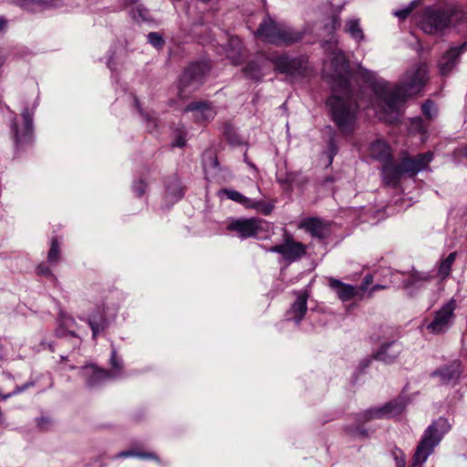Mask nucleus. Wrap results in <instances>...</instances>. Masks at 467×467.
Returning a JSON list of instances; mask_svg holds the SVG:
<instances>
[{"label": "nucleus", "instance_id": "57", "mask_svg": "<svg viewBox=\"0 0 467 467\" xmlns=\"http://www.w3.org/2000/svg\"><path fill=\"white\" fill-rule=\"evenodd\" d=\"M463 155L467 158V147L463 150Z\"/></svg>", "mask_w": 467, "mask_h": 467}, {"label": "nucleus", "instance_id": "43", "mask_svg": "<svg viewBox=\"0 0 467 467\" xmlns=\"http://www.w3.org/2000/svg\"><path fill=\"white\" fill-rule=\"evenodd\" d=\"M414 6H415V4L411 3L410 5L408 7L394 11L393 15L396 17H398L399 19L404 20L409 16V15L410 14V12L414 8Z\"/></svg>", "mask_w": 467, "mask_h": 467}, {"label": "nucleus", "instance_id": "60", "mask_svg": "<svg viewBox=\"0 0 467 467\" xmlns=\"http://www.w3.org/2000/svg\"><path fill=\"white\" fill-rule=\"evenodd\" d=\"M76 367L75 366H70V369H75Z\"/></svg>", "mask_w": 467, "mask_h": 467}, {"label": "nucleus", "instance_id": "7", "mask_svg": "<svg viewBox=\"0 0 467 467\" xmlns=\"http://www.w3.org/2000/svg\"><path fill=\"white\" fill-rule=\"evenodd\" d=\"M209 68V66L204 62L191 64L181 77L179 85L180 97L186 98L188 94L195 91L202 84Z\"/></svg>", "mask_w": 467, "mask_h": 467}, {"label": "nucleus", "instance_id": "17", "mask_svg": "<svg viewBox=\"0 0 467 467\" xmlns=\"http://www.w3.org/2000/svg\"><path fill=\"white\" fill-rule=\"evenodd\" d=\"M307 310V295L305 292L297 293L296 300L285 313V319L299 324Z\"/></svg>", "mask_w": 467, "mask_h": 467}, {"label": "nucleus", "instance_id": "12", "mask_svg": "<svg viewBox=\"0 0 467 467\" xmlns=\"http://www.w3.org/2000/svg\"><path fill=\"white\" fill-rule=\"evenodd\" d=\"M405 408L401 400H392L382 407L371 408L359 415L358 421L365 423L372 419L392 418L400 415Z\"/></svg>", "mask_w": 467, "mask_h": 467}, {"label": "nucleus", "instance_id": "36", "mask_svg": "<svg viewBox=\"0 0 467 467\" xmlns=\"http://www.w3.org/2000/svg\"><path fill=\"white\" fill-rule=\"evenodd\" d=\"M60 245L57 238L54 237L51 240L50 249L47 254V261L50 265H57L60 261Z\"/></svg>", "mask_w": 467, "mask_h": 467}, {"label": "nucleus", "instance_id": "18", "mask_svg": "<svg viewBox=\"0 0 467 467\" xmlns=\"http://www.w3.org/2000/svg\"><path fill=\"white\" fill-rule=\"evenodd\" d=\"M283 23L275 22L272 17L265 16L256 30V36L263 41L273 44L272 40L277 37Z\"/></svg>", "mask_w": 467, "mask_h": 467}, {"label": "nucleus", "instance_id": "45", "mask_svg": "<svg viewBox=\"0 0 467 467\" xmlns=\"http://www.w3.org/2000/svg\"><path fill=\"white\" fill-rule=\"evenodd\" d=\"M337 146L335 140L332 138V139H330L329 143H328L329 163L332 162L333 158L337 154Z\"/></svg>", "mask_w": 467, "mask_h": 467}, {"label": "nucleus", "instance_id": "2", "mask_svg": "<svg viewBox=\"0 0 467 467\" xmlns=\"http://www.w3.org/2000/svg\"><path fill=\"white\" fill-rule=\"evenodd\" d=\"M359 73L367 81L373 83L374 91L380 100L382 109L387 113L398 112L401 104L409 97L419 93L428 79V69L425 64H417L408 69L398 84L384 80L375 81V73L362 67L359 68Z\"/></svg>", "mask_w": 467, "mask_h": 467}, {"label": "nucleus", "instance_id": "58", "mask_svg": "<svg viewBox=\"0 0 467 467\" xmlns=\"http://www.w3.org/2000/svg\"><path fill=\"white\" fill-rule=\"evenodd\" d=\"M66 359H67V357H66V356H63V355H61V356H60V360H61V361L66 360Z\"/></svg>", "mask_w": 467, "mask_h": 467}, {"label": "nucleus", "instance_id": "40", "mask_svg": "<svg viewBox=\"0 0 467 467\" xmlns=\"http://www.w3.org/2000/svg\"><path fill=\"white\" fill-rule=\"evenodd\" d=\"M146 188L147 184L141 179L135 181L132 186L133 192L138 197H140L145 193Z\"/></svg>", "mask_w": 467, "mask_h": 467}, {"label": "nucleus", "instance_id": "19", "mask_svg": "<svg viewBox=\"0 0 467 467\" xmlns=\"http://www.w3.org/2000/svg\"><path fill=\"white\" fill-rule=\"evenodd\" d=\"M109 319L106 317L104 308H97L88 317V324L92 331V337L97 338L109 326Z\"/></svg>", "mask_w": 467, "mask_h": 467}, {"label": "nucleus", "instance_id": "30", "mask_svg": "<svg viewBox=\"0 0 467 467\" xmlns=\"http://www.w3.org/2000/svg\"><path fill=\"white\" fill-rule=\"evenodd\" d=\"M227 57L234 65L242 62L243 43L238 36H232L228 42Z\"/></svg>", "mask_w": 467, "mask_h": 467}, {"label": "nucleus", "instance_id": "44", "mask_svg": "<svg viewBox=\"0 0 467 467\" xmlns=\"http://www.w3.org/2000/svg\"><path fill=\"white\" fill-rule=\"evenodd\" d=\"M36 273H37V275L45 276V277L55 278L49 266L47 265L46 264H40L36 268Z\"/></svg>", "mask_w": 467, "mask_h": 467}, {"label": "nucleus", "instance_id": "42", "mask_svg": "<svg viewBox=\"0 0 467 467\" xmlns=\"http://www.w3.org/2000/svg\"><path fill=\"white\" fill-rule=\"evenodd\" d=\"M373 282V276L370 274H368L365 275L361 285L358 287V289L360 291V295H362V297L364 298L365 294L368 288V286Z\"/></svg>", "mask_w": 467, "mask_h": 467}, {"label": "nucleus", "instance_id": "15", "mask_svg": "<svg viewBox=\"0 0 467 467\" xmlns=\"http://www.w3.org/2000/svg\"><path fill=\"white\" fill-rule=\"evenodd\" d=\"M328 285L336 292L337 297L343 302L355 298L359 300L363 299L362 295H360V291L358 289V286L345 284L333 277L328 278Z\"/></svg>", "mask_w": 467, "mask_h": 467}, {"label": "nucleus", "instance_id": "47", "mask_svg": "<svg viewBox=\"0 0 467 467\" xmlns=\"http://www.w3.org/2000/svg\"><path fill=\"white\" fill-rule=\"evenodd\" d=\"M49 424L50 419L48 417H40L39 419H37V426L41 430H46Z\"/></svg>", "mask_w": 467, "mask_h": 467}, {"label": "nucleus", "instance_id": "50", "mask_svg": "<svg viewBox=\"0 0 467 467\" xmlns=\"http://www.w3.org/2000/svg\"><path fill=\"white\" fill-rule=\"evenodd\" d=\"M185 139L184 137H182V135L178 136L176 138V140H174V142L172 143V146L173 147H179V148H182L185 145Z\"/></svg>", "mask_w": 467, "mask_h": 467}, {"label": "nucleus", "instance_id": "24", "mask_svg": "<svg viewBox=\"0 0 467 467\" xmlns=\"http://www.w3.org/2000/svg\"><path fill=\"white\" fill-rule=\"evenodd\" d=\"M277 37L272 42L276 46H289L299 42L303 38V33L283 23Z\"/></svg>", "mask_w": 467, "mask_h": 467}, {"label": "nucleus", "instance_id": "62", "mask_svg": "<svg viewBox=\"0 0 467 467\" xmlns=\"http://www.w3.org/2000/svg\"><path fill=\"white\" fill-rule=\"evenodd\" d=\"M2 66V63L0 62V67Z\"/></svg>", "mask_w": 467, "mask_h": 467}, {"label": "nucleus", "instance_id": "51", "mask_svg": "<svg viewBox=\"0 0 467 467\" xmlns=\"http://www.w3.org/2000/svg\"><path fill=\"white\" fill-rule=\"evenodd\" d=\"M135 101V105L136 107L138 108L139 111L141 113V115L144 117V119L147 120V121H150V117L149 114H144L141 110V109L140 108V104H139V101L137 99H134Z\"/></svg>", "mask_w": 467, "mask_h": 467}, {"label": "nucleus", "instance_id": "23", "mask_svg": "<svg viewBox=\"0 0 467 467\" xmlns=\"http://www.w3.org/2000/svg\"><path fill=\"white\" fill-rule=\"evenodd\" d=\"M184 195V189L181 184L180 179L177 175H171L165 181V194L164 199L166 202L174 203L181 200Z\"/></svg>", "mask_w": 467, "mask_h": 467}, {"label": "nucleus", "instance_id": "6", "mask_svg": "<svg viewBox=\"0 0 467 467\" xmlns=\"http://www.w3.org/2000/svg\"><path fill=\"white\" fill-rule=\"evenodd\" d=\"M457 308V301L451 298L441 305L433 313V318L426 325V329L433 335L443 334L453 325L455 319L454 311Z\"/></svg>", "mask_w": 467, "mask_h": 467}, {"label": "nucleus", "instance_id": "48", "mask_svg": "<svg viewBox=\"0 0 467 467\" xmlns=\"http://www.w3.org/2000/svg\"><path fill=\"white\" fill-rule=\"evenodd\" d=\"M412 124H414L418 129L419 131L421 133L426 132L425 128L423 127V121L420 118H415L412 119Z\"/></svg>", "mask_w": 467, "mask_h": 467}, {"label": "nucleus", "instance_id": "20", "mask_svg": "<svg viewBox=\"0 0 467 467\" xmlns=\"http://www.w3.org/2000/svg\"><path fill=\"white\" fill-rule=\"evenodd\" d=\"M401 349V345L398 341L383 343L379 349L374 353L373 358L385 363H391L400 354Z\"/></svg>", "mask_w": 467, "mask_h": 467}, {"label": "nucleus", "instance_id": "61", "mask_svg": "<svg viewBox=\"0 0 467 467\" xmlns=\"http://www.w3.org/2000/svg\"><path fill=\"white\" fill-rule=\"evenodd\" d=\"M250 166H251L253 169H255V166H254V165L250 164Z\"/></svg>", "mask_w": 467, "mask_h": 467}, {"label": "nucleus", "instance_id": "38", "mask_svg": "<svg viewBox=\"0 0 467 467\" xmlns=\"http://www.w3.org/2000/svg\"><path fill=\"white\" fill-rule=\"evenodd\" d=\"M391 455L396 462V467L406 466V457L404 452L400 449L394 448L391 451Z\"/></svg>", "mask_w": 467, "mask_h": 467}, {"label": "nucleus", "instance_id": "32", "mask_svg": "<svg viewBox=\"0 0 467 467\" xmlns=\"http://www.w3.org/2000/svg\"><path fill=\"white\" fill-rule=\"evenodd\" d=\"M223 192L228 199L235 202H238L246 208L258 205V202H254V200L244 196V194L237 191L224 189Z\"/></svg>", "mask_w": 467, "mask_h": 467}, {"label": "nucleus", "instance_id": "8", "mask_svg": "<svg viewBox=\"0 0 467 467\" xmlns=\"http://www.w3.org/2000/svg\"><path fill=\"white\" fill-rule=\"evenodd\" d=\"M267 252L278 254L285 262L291 264L298 261L306 254V246L296 241L291 234H285L283 242L271 246Z\"/></svg>", "mask_w": 467, "mask_h": 467}, {"label": "nucleus", "instance_id": "28", "mask_svg": "<svg viewBox=\"0 0 467 467\" xmlns=\"http://www.w3.org/2000/svg\"><path fill=\"white\" fill-rule=\"evenodd\" d=\"M109 365L110 369L108 370V377L109 379H119L125 376L123 360L121 357L118 355L113 345H111Z\"/></svg>", "mask_w": 467, "mask_h": 467}, {"label": "nucleus", "instance_id": "11", "mask_svg": "<svg viewBox=\"0 0 467 467\" xmlns=\"http://www.w3.org/2000/svg\"><path fill=\"white\" fill-rule=\"evenodd\" d=\"M274 64L275 70L290 77L304 76L306 72L305 61L298 57L287 55H274L268 57Z\"/></svg>", "mask_w": 467, "mask_h": 467}, {"label": "nucleus", "instance_id": "49", "mask_svg": "<svg viewBox=\"0 0 467 467\" xmlns=\"http://www.w3.org/2000/svg\"><path fill=\"white\" fill-rule=\"evenodd\" d=\"M210 156H209V160L211 161V162L209 163L207 161H204V166L207 167V166H211V167H217L219 165V162H218V160L215 156L213 155L212 152L209 153Z\"/></svg>", "mask_w": 467, "mask_h": 467}, {"label": "nucleus", "instance_id": "46", "mask_svg": "<svg viewBox=\"0 0 467 467\" xmlns=\"http://www.w3.org/2000/svg\"><path fill=\"white\" fill-rule=\"evenodd\" d=\"M32 386H34V382L33 381H28V382L25 383L24 385H22L20 387H16V389L12 393H9V394L5 395L4 397V399H7V398L11 397L12 395L21 393V392L25 391L26 389H27L29 387H32Z\"/></svg>", "mask_w": 467, "mask_h": 467}, {"label": "nucleus", "instance_id": "3", "mask_svg": "<svg viewBox=\"0 0 467 467\" xmlns=\"http://www.w3.org/2000/svg\"><path fill=\"white\" fill-rule=\"evenodd\" d=\"M433 153L431 151L420 153L414 158H403L400 162L389 163L382 167L381 174L384 182L389 186H396L403 175L415 176L424 170L432 161Z\"/></svg>", "mask_w": 467, "mask_h": 467}, {"label": "nucleus", "instance_id": "53", "mask_svg": "<svg viewBox=\"0 0 467 467\" xmlns=\"http://www.w3.org/2000/svg\"><path fill=\"white\" fill-rule=\"evenodd\" d=\"M7 26V20L0 17V32L4 31Z\"/></svg>", "mask_w": 467, "mask_h": 467}, {"label": "nucleus", "instance_id": "33", "mask_svg": "<svg viewBox=\"0 0 467 467\" xmlns=\"http://www.w3.org/2000/svg\"><path fill=\"white\" fill-rule=\"evenodd\" d=\"M244 73L255 81L260 80L264 76L263 67L257 61L249 62L244 68Z\"/></svg>", "mask_w": 467, "mask_h": 467}, {"label": "nucleus", "instance_id": "13", "mask_svg": "<svg viewBox=\"0 0 467 467\" xmlns=\"http://www.w3.org/2000/svg\"><path fill=\"white\" fill-rule=\"evenodd\" d=\"M22 130L19 129L16 118L11 122V130L13 132L15 143L16 146L28 142L31 140L33 133V116L27 109L22 112Z\"/></svg>", "mask_w": 467, "mask_h": 467}, {"label": "nucleus", "instance_id": "41", "mask_svg": "<svg viewBox=\"0 0 467 467\" xmlns=\"http://www.w3.org/2000/svg\"><path fill=\"white\" fill-rule=\"evenodd\" d=\"M254 202H258V205L252 206L251 208L256 209L261 211L264 214H270L274 209V205L270 203H266L263 201H255L254 200Z\"/></svg>", "mask_w": 467, "mask_h": 467}, {"label": "nucleus", "instance_id": "9", "mask_svg": "<svg viewBox=\"0 0 467 467\" xmlns=\"http://www.w3.org/2000/svg\"><path fill=\"white\" fill-rule=\"evenodd\" d=\"M266 222L258 218L234 219L228 225V229L235 232L242 239L257 238L266 231Z\"/></svg>", "mask_w": 467, "mask_h": 467}, {"label": "nucleus", "instance_id": "55", "mask_svg": "<svg viewBox=\"0 0 467 467\" xmlns=\"http://www.w3.org/2000/svg\"><path fill=\"white\" fill-rule=\"evenodd\" d=\"M370 362V359H365L362 361L363 368H367Z\"/></svg>", "mask_w": 467, "mask_h": 467}, {"label": "nucleus", "instance_id": "56", "mask_svg": "<svg viewBox=\"0 0 467 467\" xmlns=\"http://www.w3.org/2000/svg\"><path fill=\"white\" fill-rule=\"evenodd\" d=\"M47 348L50 349V351H54V348L52 344H48Z\"/></svg>", "mask_w": 467, "mask_h": 467}, {"label": "nucleus", "instance_id": "25", "mask_svg": "<svg viewBox=\"0 0 467 467\" xmlns=\"http://www.w3.org/2000/svg\"><path fill=\"white\" fill-rule=\"evenodd\" d=\"M298 227L318 239H324L327 235V225L320 219L316 217H308L302 220Z\"/></svg>", "mask_w": 467, "mask_h": 467}, {"label": "nucleus", "instance_id": "21", "mask_svg": "<svg viewBox=\"0 0 467 467\" xmlns=\"http://www.w3.org/2000/svg\"><path fill=\"white\" fill-rule=\"evenodd\" d=\"M461 366L460 361L454 360L450 365L433 371L431 375L433 377H440L442 384L455 383L462 374Z\"/></svg>", "mask_w": 467, "mask_h": 467}, {"label": "nucleus", "instance_id": "26", "mask_svg": "<svg viewBox=\"0 0 467 467\" xmlns=\"http://www.w3.org/2000/svg\"><path fill=\"white\" fill-rule=\"evenodd\" d=\"M370 156L380 161L383 166L393 163L389 146L381 140H375L369 148Z\"/></svg>", "mask_w": 467, "mask_h": 467}, {"label": "nucleus", "instance_id": "39", "mask_svg": "<svg viewBox=\"0 0 467 467\" xmlns=\"http://www.w3.org/2000/svg\"><path fill=\"white\" fill-rule=\"evenodd\" d=\"M422 113L428 118L432 119L436 115L435 104L431 100H426L422 104Z\"/></svg>", "mask_w": 467, "mask_h": 467}, {"label": "nucleus", "instance_id": "34", "mask_svg": "<svg viewBox=\"0 0 467 467\" xmlns=\"http://www.w3.org/2000/svg\"><path fill=\"white\" fill-rule=\"evenodd\" d=\"M455 258L456 253H451L445 259L441 261L437 274L441 277V279L450 275Z\"/></svg>", "mask_w": 467, "mask_h": 467}, {"label": "nucleus", "instance_id": "5", "mask_svg": "<svg viewBox=\"0 0 467 467\" xmlns=\"http://www.w3.org/2000/svg\"><path fill=\"white\" fill-rule=\"evenodd\" d=\"M454 11L452 6H429L421 14L419 21L420 27L426 34L436 35L441 33L451 25Z\"/></svg>", "mask_w": 467, "mask_h": 467}, {"label": "nucleus", "instance_id": "29", "mask_svg": "<svg viewBox=\"0 0 467 467\" xmlns=\"http://www.w3.org/2000/svg\"><path fill=\"white\" fill-rule=\"evenodd\" d=\"M124 7L129 10L131 17L138 22L147 21L150 17L149 10L138 0H124Z\"/></svg>", "mask_w": 467, "mask_h": 467}, {"label": "nucleus", "instance_id": "54", "mask_svg": "<svg viewBox=\"0 0 467 467\" xmlns=\"http://www.w3.org/2000/svg\"><path fill=\"white\" fill-rule=\"evenodd\" d=\"M357 434L362 436V437H367V431L365 430H361L359 428H357L356 431Z\"/></svg>", "mask_w": 467, "mask_h": 467}, {"label": "nucleus", "instance_id": "31", "mask_svg": "<svg viewBox=\"0 0 467 467\" xmlns=\"http://www.w3.org/2000/svg\"><path fill=\"white\" fill-rule=\"evenodd\" d=\"M345 31L350 35V36L356 42H361L364 40L365 36L360 26L359 20L357 18H350L346 21Z\"/></svg>", "mask_w": 467, "mask_h": 467}, {"label": "nucleus", "instance_id": "59", "mask_svg": "<svg viewBox=\"0 0 467 467\" xmlns=\"http://www.w3.org/2000/svg\"><path fill=\"white\" fill-rule=\"evenodd\" d=\"M201 2H203V3H207L209 2L210 0H200Z\"/></svg>", "mask_w": 467, "mask_h": 467}, {"label": "nucleus", "instance_id": "27", "mask_svg": "<svg viewBox=\"0 0 467 467\" xmlns=\"http://www.w3.org/2000/svg\"><path fill=\"white\" fill-rule=\"evenodd\" d=\"M194 112V117L197 119L202 120H210L213 119L215 116V111L213 107L205 102H192L186 106L184 109V112Z\"/></svg>", "mask_w": 467, "mask_h": 467}, {"label": "nucleus", "instance_id": "1", "mask_svg": "<svg viewBox=\"0 0 467 467\" xmlns=\"http://www.w3.org/2000/svg\"><path fill=\"white\" fill-rule=\"evenodd\" d=\"M322 47L330 58V64L325 65L323 76L332 86V94L326 99V107L339 131L344 135H351L357 125L358 105L350 87L348 61L338 49L334 36L323 42Z\"/></svg>", "mask_w": 467, "mask_h": 467}, {"label": "nucleus", "instance_id": "14", "mask_svg": "<svg viewBox=\"0 0 467 467\" xmlns=\"http://www.w3.org/2000/svg\"><path fill=\"white\" fill-rule=\"evenodd\" d=\"M80 375L84 379L88 388H96L104 381L109 379L108 370L100 368L94 364L81 367Z\"/></svg>", "mask_w": 467, "mask_h": 467}, {"label": "nucleus", "instance_id": "35", "mask_svg": "<svg viewBox=\"0 0 467 467\" xmlns=\"http://www.w3.org/2000/svg\"><path fill=\"white\" fill-rule=\"evenodd\" d=\"M128 457H137L140 459H152L158 461V457L153 452H143L137 450H129L123 451L116 454L113 458H128Z\"/></svg>", "mask_w": 467, "mask_h": 467}, {"label": "nucleus", "instance_id": "16", "mask_svg": "<svg viewBox=\"0 0 467 467\" xmlns=\"http://www.w3.org/2000/svg\"><path fill=\"white\" fill-rule=\"evenodd\" d=\"M467 48V43H463L459 47H451L440 59L439 68L441 74H449L458 63L460 55Z\"/></svg>", "mask_w": 467, "mask_h": 467}, {"label": "nucleus", "instance_id": "37", "mask_svg": "<svg viewBox=\"0 0 467 467\" xmlns=\"http://www.w3.org/2000/svg\"><path fill=\"white\" fill-rule=\"evenodd\" d=\"M148 42L156 48H161L164 46V39L161 34L150 32L147 36Z\"/></svg>", "mask_w": 467, "mask_h": 467}, {"label": "nucleus", "instance_id": "52", "mask_svg": "<svg viewBox=\"0 0 467 467\" xmlns=\"http://www.w3.org/2000/svg\"><path fill=\"white\" fill-rule=\"evenodd\" d=\"M386 287H387L386 285H375L374 286L371 287L368 296H370L373 292L379 290V289H385Z\"/></svg>", "mask_w": 467, "mask_h": 467}, {"label": "nucleus", "instance_id": "22", "mask_svg": "<svg viewBox=\"0 0 467 467\" xmlns=\"http://www.w3.org/2000/svg\"><path fill=\"white\" fill-rule=\"evenodd\" d=\"M276 181L285 191H291L293 186L301 188L308 182V179L297 171H285L284 174L277 173Z\"/></svg>", "mask_w": 467, "mask_h": 467}, {"label": "nucleus", "instance_id": "4", "mask_svg": "<svg viewBox=\"0 0 467 467\" xmlns=\"http://www.w3.org/2000/svg\"><path fill=\"white\" fill-rule=\"evenodd\" d=\"M451 430V424L445 418L434 420L424 431L419 442L412 459V465H420L426 462L428 457L439 445L443 436Z\"/></svg>", "mask_w": 467, "mask_h": 467}, {"label": "nucleus", "instance_id": "10", "mask_svg": "<svg viewBox=\"0 0 467 467\" xmlns=\"http://www.w3.org/2000/svg\"><path fill=\"white\" fill-rule=\"evenodd\" d=\"M435 277L434 271H418L412 269L403 274L402 287L410 297H414L420 291L425 289Z\"/></svg>", "mask_w": 467, "mask_h": 467}]
</instances>
